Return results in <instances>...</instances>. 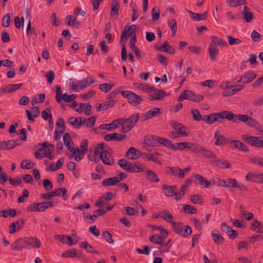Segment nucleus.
Masks as SVG:
<instances>
[{"mask_svg": "<svg viewBox=\"0 0 263 263\" xmlns=\"http://www.w3.org/2000/svg\"><path fill=\"white\" fill-rule=\"evenodd\" d=\"M41 242L35 237L20 238L15 240L11 245V249L14 251H21L26 248H40Z\"/></svg>", "mask_w": 263, "mask_h": 263, "instance_id": "1", "label": "nucleus"}, {"mask_svg": "<svg viewBox=\"0 0 263 263\" xmlns=\"http://www.w3.org/2000/svg\"><path fill=\"white\" fill-rule=\"evenodd\" d=\"M118 164L128 173H139L144 171V165L138 161L133 164L125 159H121L118 160Z\"/></svg>", "mask_w": 263, "mask_h": 263, "instance_id": "2", "label": "nucleus"}, {"mask_svg": "<svg viewBox=\"0 0 263 263\" xmlns=\"http://www.w3.org/2000/svg\"><path fill=\"white\" fill-rule=\"evenodd\" d=\"M121 95L124 98L127 99L128 103L134 107L138 106L143 101L141 96L131 91H123Z\"/></svg>", "mask_w": 263, "mask_h": 263, "instance_id": "3", "label": "nucleus"}, {"mask_svg": "<svg viewBox=\"0 0 263 263\" xmlns=\"http://www.w3.org/2000/svg\"><path fill=\"white\" fill-rule=\"evenodd\" d=\"M139 117V114H133L127 119L122 118L119 119V121L121 123L127 125L128 129H132L136 125Z\"/></svg>", "mask_w": 263, "mask_h": 263, "instance_id": "4", "label": "nucleus"}, {"mask_svg": "<svg viewBox=\"0 0 263 263\" xmlns=\"http://www.w3.org/2000/svg\"><path fill=\"white\" fill-rule=\"evenodd\" d=\"M243 139L250 144L258 147L263 148V138L261 137L242 136Z\"/></svg>", "mask_w": 263, "mask_h": 263, "instance_id": "5", "label": "nucleus"}, {"mask_svg": "<svg viewBox=\"0 0 263 263\" xmlns=\"http://www.w3.org/2000/svg\"><path fill=\"white\" fill-rule=\"evenodd\" d=\"M127 26L124 27L120 38V43L122 46L121 57L122 61H125L127 59V52L125 47V43L127 39Z\"/></svg>", "mask_w": 263, "mask_h": 263, "instance_id": "6", "label": "nucleus"}, {"mask_svg": "<svg viewBox=\"0 0 263 263\" xmlns=\"http://www.w3.org/2000/svg\"><path fill=\"white\" fill-rule=\"evenodd\" d=\"M171 125L172 128L178 132L177 134H179L180 136L187 137L188 136L189 134L186 131V127L182 124L176 121H172L171 122Z\"/></svg>", "mask_w": 263, "mask_h": 263, "instance_id": "7", "label": "nucleus"}, {"mask_svg": "<svg viewBox=\"0 0 263 263\" xmlns=\"http://www.w3.org/2000/svg\"><path fill=\"white\" fill-rule=\"evenodd\" d=\"M160 137L156 135H147L144 138V144L150 146H159Z\"/></svg>", "mask_w": 263, "mask_h": 263, "instance_id": "8", "label": "nucleus"}, {"mask_svg": "<svg viewBox=\"0 0 263 263\" xmlns=\"http://www.w3.org/2000/svg\"><path fill=\"white\" fill-rule=\"evenodd\" d=\"M246 178L249 181L258 183H263V174L262 173L250 172L247 175Z\"/></svg>", "mask_w": 263, "mask_h": 263, "instance_id": "9", "label": "nucleus"}, {"mask_svg": "<svg viewBox=\"0 0 263 263\" xmlns=\"http://www.w3.org/2000/svg\"><path fill=\"white\" fill-rule=\"evenodd\" d=\"M165 171L167 174L174 176H178L180 178L184 177L183 171L178 167L168 166L166 168Z\"/></svg>", "mask_w": 263, "mask_h": 263, "instance_id": "10", "label": "nucleus"}, {"mask_svg": "<svg viewBox=\"0 0 263 263\" xmlns=\"http://www.w3.org/2000/svg\"><path fill=\"white\" fill-rule=\"evenodd\" d=\"M162 187L163 193L166 196L171 197L175 196L176 197L177 194L176 191L177 190V186L176 185L171 186L163 184Z\"/></svg>", "mask_w": 263, "mask_h": 263, "instance_id": "11", "label": "nucleus"}, {"mask_svg": "<svg viewBox=\"0 0 263 263\" xmlns=\"http://www.w3.org/2000/svg\"><path fill=\"white\" fill-rule=\"evenodd\" d=\"M126 138V136L125 135L114 133L106 135L104 137V139L106 141H110L112 140H114L120 142L124 141V140H125Z\"/></svg>", "mask_w": 263, "mask_h": 263, "instance_id": "12", "label": "nucleus"}, {"mask_svg": "<svg viewBox=\"0 0 263 263\" xmlns=\"http://www.w3.org/2000/svg\"><path fill=\"white\" fill-rule=\"evenodd\" d=\"M186 100L195 102H199L203 99V96L201 95L196 94L190 90H185Z\"/></svg>", "mask_w": 263, "mask_h": 263, "instance_id": "13", "label": "nucleus"}, {"mask_svg": "<svg viewBox=\"0 0 263 263\" xmlns=\"http://www.w3.org/2000/svg\"><path fill=\"white\" fill-rule=\"evenodd\" d=\"M257 77L256 74L253 73L251 71L246 72L243 75L241 76L237 80V83L241 82L242 83H248L253 81Z\"/></svg>", "mask_w": 263, "mask_h": 263, "instance_id": "14", "label": "nucleus"}, {"mask_svg": "<svg viewBox=\"0 0 263 263\" xmlns=\"http://www.w3.org/2000/svg\"><path fill=\"white\" fill-rule=\"evenodd\" d=\"M99 157L105 164L112 165L114 164L113 157L107 151H105V153H101Z\"/></svg>", "mask_w": 263, "mask_h": 263, "instance_id": "15", "label": "nucleus"}, {"mask_svg": "<svg viewBox=\"0 0 263 263\" xmlns=\"http://www.w3.org/2000/svg\"><path fill=\"white\" fill-rule=\"evenodd\" d=\"M61 256L63 258L76 257L79 258H83L84 256L82 254L78 255L77 250L76 249L73 248L64 252Z\"/></svg>", "mask_w": 263, "mask_h": 263, "instance_id": "16", "label": "nucleus"}, {"mask_svg": "<svg viewBox=\"0 0 263 263\" xmlns=\"http://www.w3.org/2000/svg\"><path fill=\"white\" fill-rule=\"evenodd\" d=\"M218 117L221 119H227L229 121L234 122L235 116L232 111L223 110L217 113Z\"/></svg>", "mask_w": 263, "mask_h": 263, "instance_id": "17", "label": "nucleus"}, {"mask_svg": "<svg viewBox=\"0 0 263 263\" xmlns=\"http://www.w3.org/2000/svg\"><path fill=\"white\" fill-rule=\"evenodd\" d=\"M69 124H71L75 128H79L85 122V119L82 117H70L68 119Z\"/></svg>", "mask_w": 263, "mask_h": 263, "instance_id": "18", "label": "nucleus"}, {"mask_svg": "<svg viewBox=\"0 0 263 263\" xmlns=\"http://www.w3.org/2000/svg\"><path fill=\"white\" fill-rule=\"evenodd\" d=\"M230 146L232 148H237L239 150L248 152V147L241 141L237 140H232L230 141Z\"/></svg>", "mask_w": 263, "mask_h": 263, "instance_id": "19", "label": "nucleus"}, {"mask_svg": "<svg viewBox=\"0 0 263 263\" xmlns=\"http://www.w3.org/2000/svg\"><path fill=\"white\" fill-rule=\"evenodd\" d=\"M219 131L217 130L214 134V137L216 138L215 144L216 146L222 145L225 143H230L231 140L227 139L223 135H219Z\"/></svg>", "mask_w": 263, "mask_h": 263, "instance_id": "20", "label": "nucleus"}, {"mask_svg": "<svg viewBox=\"0 0 263 263\" xmlns=\"http://www.w3.org/2000/svg\"><path fill=\"white\" fill-rule=\"evenodd\" d=\"M197 153L202 154L205 157L210 159H216L217 156L212 151L206 149L204 147L200 145L199 151Z\"/></svg>", "mask_w": 263, "mask_h": 263, "instance_id": "21", "label": "nucleus"}, {"mask_svg": "<svg viewBox=\"0 0 263 263\" xmlns=\"http://www.w3.org/2000/svg\"><path fill=\"white\" fill-rule=\"evenodd\" d=\"M140 152H137V149L134 147H130L127 150L125 154V156L130 160H135L140 157Z\"/></svg>", "mask_w": 263, "mask_h": 263, "instance_id": "22", "label": "nucleus"}, {"mask_svg": "<svg viewBox=\"0 0 263 263\" xmlns=\"http://www.w3.org/2000/svg\"><path fill=\"white\" fill-rule=\"evenodd\" d=\"M193 177L199 182V184L204 187H209L211 185V181L208 180L203 176L199 174H195Z\"/></svg>", "mask_w": 263, "mask_h": 263, "instance_id": "23", "label": "nucleus"}, {"mask_svg": "<svg viewBox=\"0 0 263 263\" xmlns=\"http://www.w3.org/2000/svg\"><path fill=\"white\" fill-rule=\"evenodd\" d=\"M145 166H144V168ZM146 176V179L147 180L151 182H158L159 181V178L158 175L153 171L151 170H145L144 172Z\"/></svg>", "mask_w": 263, "mask_h": 263, "instance_id": "24", "label": "nucleus"}, {"mask_svg": "<svg viewBox=\"0 0 263 263\" xmlns=\"http://www.w3.org/2000/svg\"><path fill=\"white\" fill-rule=\"evenodd\" d=\"M119 183L118 176L109 177L104 179L102 182L103 186H114Z\"/></svg>", "mask_w": 263, "mask_h": 263, "instance_id": "25", "label": "nucleus"}, {"mask_svg": "<svg viewBox=\"0 0 263 263\" xmlns=\"http://www.w3.org/2000/svg\"><path fill=\"white\" fill-rule=\"evenodd\" d=\"M119 119H117L112 121L109 124H101L99 128L101 129H107L108 130L116 129L119 127Z\"/></svg>", "mask_w": 263, "mask_h": 263, "instance_id": "26", "label": "nucleus"}, {"mask_svg": "<svg viewBox=\"0 0 263 263\" xmlns=\"http://www.w3.org/2000/svg\"><path fill=\"white\" fill-rule=\"evenodd\" d=\"M61 193H62V196L64 200H67L68 199L67 191L65 187H59L57 190H54L51 192L53 197L54 196H61Z\"/></svg>", "mask_w": 263, "mask_h": 263, "instance_id": "27", "label": "nucleus"}, {"mask_svg": "<svg viewBox=\"0 0 263 263\" xmlns=\"http://www.w3.org/2000/svg\"><path fill=\"white\" fill-rule=\"evenodd\" d=\"M218 120L217 113H212L209 115H204L202 121H204L207 124H211L216 121H218Z\"/></svg>", "mask_w": 263, "mask_h": 263, "instance_id": "28", "label": "nucleus"}, {"mask_svg": "<svg viewBox=\"0 0 263 263\" xmlns=\"http://www.w3.org/2000/svg\"><path fill=\"white\" fill-rule=\"evenodd\" d=\"M219 50L218 48L216 45L213 44H210L209 47V53L210 58L212 60H215L218 55Z\"/></svg>", "mask_w": 263, "mask_h": 263, "instance_id": "29", "label": "nucleus"}, {"mask_svg": "<svg viewBox=\"0 0 263 263\" xmlns=\"http://www.w3.org/2000/svg\"><path fill=\"white\" fill-rule=\"evenodd\" d=\"M156 155H159V153L157 152H156L155 153V154H151L148 153H144V158L147 160V161H151L155 162L156 164L161 165L162 163L160 161V160L157 158L156 157Z\"/></svg>", "mask_w": 263, "mask_h": 263, "instance_id": "30", "label": "nucleus"}, {"mask_svg": "<svg viewBox=\"0 0 263 263\" xmlns=\"http://www.w3.org/2000/svg\"><path fill=\"white\" fill-rule=\"evenodd\" d=\"M25 111L27 114L28 119L32 122L34 121V119L32 118V116L34 118H37L40 115L39 110L37 106L32 107V114H31L28 110H26Z\"/></svg>", "mask_w": 263, "mask_h": 263, "instance_id": "31", "label": "nucleus"}, {"mask_svg": "<svg viewBox=\"0 0 263 263\" xmlns=\"http://www.w3.org/2000/svg\"><path fill=\"white\" fill-rule=\"evenodd\" d=\"M67 24L71 26L76 28H79L80 26V22L77 19L76 17L71 15H68L66 17Z\"/></svg>", "mask_w": 263, "mask_h": 263, "instance_id": "32", "label": "nucleus"}, {"mask_svg": "<svg viewBox=\"0 0 263 263\" xmlns=\"http://www.w3.org/2000/svg\"><path fill=\"white\" fill-rule=\"evenodd\" d=\"M262 227L263 225L260 221H258L256 219L253 220L251 227L252 231H256L259 233H263Z\"/></svg>", "mask_w": 263, "mask_h": 263, "instance_id": "33", "label": "nucleus"}, {"mask_svg": "<svg viewBox=\"0 0 263 263\" xmlns=\"http://www.w3.org/2000/svg\"><path fill=\"white\" fill-rule=\"evenodd\" d=\"M80 247L83 249H86L87 252L90 253H96L97 254H99V252L96 250L93 247L89 245L88 242L86 241L81 242L80 245Z\"/></svg>", "mask_w": 263, "mask_h": 263, "instance_id": "34", "label": "nucleus"}, {"mask_svg": "<svg viewBox=\"0 0 263 263\" xmlns=\"http://www.w3.org/2000/svg\"><path fill=\"white\" fill-rule=\"evenodd\" d=\"M188 12L191 14L194 20L200 21L205 20L207 17V12H204L202 13H196L191 11H188Z\"/></svg>", "mask_w": 263, "mask_h": 263, "instance_id": "35", "label": "nucleus"}, {"mask_svg": "<svg viewBox=\"0 0 263 263\" xmlns=\"http://www.w3.org/2000/svg\"><path fill=\"white\" fill-rule=\"evenodd\" d=\"M242 14L244 16V20L247 23L251 22L253 18V14L249 11V8L248 6H245Z\"/></svg>", "mask_w": 263, "mask_h": 263, "instance_id": "36", "label": "nucleus"}, {"mask_svg": "<svg viewBox=\"0 0 263 263\" xmlns=\"http://www.w3.org/2000/svg\"><path fill=\"white\" fill-rule=\"evenodd\" d=\"M149 240L153 243L163 246L164 243V238L157 234L154 235L149 238Z\"/></svg>", "mask_w": 263, "mask_h": 263, "instance_id": "37", "label": "nucleus"}, {"mask_svg": "<svg viewBox=\"0 0 263 263\" xmlns=\"http://www.w3.org/2000/svg\"><path fill=\"white\" fill-rule=\"evenodd\" d=\"M185 149L190 150L194 153H197L198 151H199V147L200 145L190 142H185Z\"/></svg>", "mask_w": 263, "mask_h": 263, "instance_id": "38", "label": "nucleus"}, {"mask_svg": "<svg viewBox=\"0 0 263 263\" xmlns=\"http://www.w3.org/2000/svg\"><path fill=\"white\" fill-rule=\"evenodd\" d=\"M18 140H10L4 141L5 150H9L14 148L15 146L19 144Z\"/></svg>", "mask_w": 263, "mask_h": 263, "instance_id": "39", "label": "nucleus"}, {"mask_svg": "<svg viewBox=\"0 0 263 263\" xmlns=\"http://www.w3.org/2000/svg\"><path fill=\"white\" fill-rule=\"evenodd\" d=\"M211 44H213V45H216L217 46V45L220 46H225L227 45V42L224 40L214 35H212L211 36Z\"/></svg>", "mask_w": 263, "mask_h": 263, "instance_id": "40", "label": "nucleus"}, {"mask_svg": "<svg viewBox=\"0 0 263 263\" xmlns=\"http://www.w3.org/2000/svg\"><path fill=\"white\" fill-rule=\"evenodd\" d=\"M63 141L64 144L67 146V148L69 151L72 152L73 147L70 145V143L71 142L73 144V142L72 141L71 136L69 133H66L64 134Z\"/></svg>", "mask_w": 263, "mask_h": 263, "instance_id": "41", "label": "nucleus"}, {"mask_svg": "<svg viewBox=\"0 0 263 263\" xmlns=\"http://www.w3.org/2000/svg\"><path fill=\"white\" fill-rule=\"evenodd\" d=\"M174 231L177 234L182 236L183 230V226L182 223L178 222H173L172 223Z\"/></svg>", "mask_w": 263, "mask_h": 263, "instance_id": "42", "label": "nucleus"}, {"mask_svg": "<svg viewBox=\"0 0 263 263\" xmlns=\"http://www.w3.org/2000/svg\"><path fill=\"white\" fill-rule=\"evenodd\" d=\"M164 145L167 148L173 150L174 143H173L172 141L170 139L164 138L163 137H160L159 145Z\"/></svg>", "mask_w": 263, "mask_h": 263, "instance_id": "43", "label": "nucleus"}, {"mask_svg": "<svg viewBox=\"0 0 263 263\" xmlns=\"http://www.w3.org/2000/svg\"><path fill=\"white\" fill-rule=\"evenodd\" d=\"M130 6L133 12L132 21L133 22L136 21L139 17V14L138 13V7L137 4L133 1H132L130 3Z\"/></svg>", "mask_w": 263, "mask_h": 263, "instance_id": "44", "label": "nucleus"}, {"mask_svg": "<svg viewBox=\"0 0 263 263\" xmlns=\"http://www.w3.org/2000/svg\"><path fill=\"white\" fill-rule=\"evenodd\" d=\"M50 109L49 108H47L45 110H43L42 112V117L45 120H47L48 119L49 124L50 125V124L53 125V121L52 119V115L50 114Z\"/></svg>", "mask_w": 263, "mask_h": 263, "instance_id": "45", "label": "nucleus"}, {"mask_svg": "<svg viewBox=\"0 0 263 263\" xmlns=\"http://www.w3.org/2000/svg\"><path fill=\"white\" fill-rule=\"evenodd\" d=\"M214 162L217 166L222 168H228L231 166V164L230 163L223 159L215 160Z\"/></svg>", "mask_w": 263, "mask_h": 263, "instance_id": "46", "label": "nucleus"}, {"mask_svg": "<svg viewBox=\"0 0 263 263\" xmlns=\"http://www.w3.org/2000/svg\"><path fill=\"white\" fill-rule=\"evenodd\" d=\"M161 216L162 217L161 218L164 219L168 222L171 223H173V216L172 214L169 212V211L167 210H164L162 212Z\"/></svg>", "mask_w": 263, "mask_h": 263, "instance_id": "47", "label": "nucleus"}, {"mask_svg": "<svg viewBox=\"0 0 263 263\" xmlns=\"http://www.w3.org/2000/svg\"><path fill=\"white\" fill-rule=\"evenodd\" d=\"M57 127V130L61 128V129L59 130V133L61 135H63L66 130V126L65 125L64 120L62 118H59L56 123V128Z\"/></svg>", "mask_w": 263, "mask_h": 263, "instance_id": "48", "label": "nucleus"}, {"mask_svg": "<svg viewBox=\"0 0 263 263\" xmlns=\"http://www.w3.org/2000/svg\"><path fill=\"white\" fill-rule=\"evenodd\" d=\"M150 89V93L153 92L157 97H161L162 100L165 96V91L162 89H158L155 87L152 86Z\"/></svg>", "mask_w": 263, "mask_h": 263, "instance_id": "49", "label": "nucleus"}, {"mask_svg": "<svg viewBox=\"0 0 263 263\" xmlns=\"http://www.w3.org/2000/svg\"><path fill=\"white\" fill-rule=\"evenodd\" d=\"M73 153L71 155V157H74L76 161H80L83 158L84 155L85 153H82L81 151L78 148H73Z\"/></svg>", "mask_w": 263, "mask_h": 263, "instance_id": "50", "label": "nucleus"}, {"mask_svg": "<svg viewBox=\"0 0 263 263\" xmlns=\"http://www.w3.org/2000/svg\"><path fill=\"white\" fill-rule=\"evenodd\" d=\"M191 113L192 114V118L194 120L197 122H200L203 120V117L198 109L193 108L191 110Z\"/></svg>", "mask_w": 263, "mask_h": 263, "instance_id": "51", "label": "nucleus"}, {"mask_svg": "<svg viewBox=\"0 0 263 263\" xmlns=\"http://www.w3.org/2000/svg\"><path fill=\"white\" fill-rule=\"evenodd\" d=\"M147 112L151 119L153 117H157L161 115L162 114V111L160 108L154 107L148 110Z\"/></svg>", "mask_w": 263, "mask_h": 263, "instance_id": "52", "label": "nucleus"}, {"mask_svg": "<svg viewBox=\"0 0 263 263\" xmlns=\"http://www.w3.org/2000/svg\"><path fill=\"white\" fill-rule=\"evenodd\" d=\"M211 235L213 238L214 242L218 245H220L224 241L223 237L217 233L215 232H212L211 233Z\"/></svg>", "mask_w": 263, "mask_h": 263, "instance_id": "53", "label": "nucleus"}, {"mask_svg": "<svg viewBox=\"0 0 263 263\" xmlns=\"http://www.w3.org/2000/svg\"><path fill=\"white\" fill-rule=\"evenodd\" d=\"M191 201L194 204H202L203 198L199 194H194L190 196Z\"/></svg>", "mask_w": 263, "mask_h": 263, "instance_id": "54", "label": "nucleus"}, {"mask_svg": "<svg viewBox=\"0 0 263 263\" xmlns=\"http://www.w3.org/2000/svg\"><path fill=\"white\" fill-rule=\"evenodd\" d=\"M183 211L186 214H196L197 211L196 208L192 205L184 204L182 208Z\"/></svg>", "mask_w": 263, "mask_h": 263, "instance_id": "55", "label": "nucleus"}, {"mask_svg": "<svg viewBox=\"0 0 263 263\" xmlns=\"http://www.w3.org/2000/svg\"><path fill=\"white\" fill-rule=\"evenodd\" d=\"M120 8L119 0H112L111 4V11L110 14L112 15V12L116 15L118 13V11Z\"/></svg>", "mask_w": 263, "mask_h": 263, "instance_id": "56", "label": "nucleus"}, {"mask_svg": "<svg viewBox=\"0 0 263 263\" xmlns=\"http://www.w3.org/2000/svg\"><path fill=\"white\" fill-rule=\"evenodd\" d=\"M40 212H44L48 208L53 206V203L51 201H44L39 203Z\"/></svg>", "mask_w": 263, "mask_h": 263, "instance_id": "57", "label": "nucleus"}, {"mask_svg": "<svg viewBox=\"0 0 263 263\" xmlns=\"http://www.w3.org/2000/svg\"><path fill=\"white\" fill-rule=\"evenodd\" d=\"M249 116L246 115H235L234 123H237L239 121H241L246 123L248 120Z\"/></svg>", "mask_w": 263, "mask_h": 263, "instance_id": "58", "label": "nucleus"}, {"mask_svg": "<svg viewBox=\"0 0 263 263\" xmlns=\"http://www.w3.org/2000/svg\"><path fill=\"white\" fill-rule=\"evenodd\" d=\"M115 102L116 101L115 100H110L101 103V106H102V110H105L108 108L113 107Z\"/></svg>", "mask_w": 263, "mask_h": 263, "instance_id": "59", "label": "nucleus"}, {"mask_svg": "<svg viewBox=\"0 0 263 263\" xmlns=\"http://www.w3.org/2000/svg\"><path fill=\"white\" fill-rule=\"evenodd\" d=\"M169 26L171 31L173 34V36H175L177 31V22L175 19L172 18L169 21Z\"/></svg>", "mask_w": 263, "mask_h": 263, "instance_id": "60", "label": "nucleus"}, {"mask_svg": "<svg viewBox=\"0 0 263 263\" xmlns=\"http://www.w3.org/2000/svg\"><path fill=\"white\" fill-rule=\"evenodd\" d=\"M113 86L114 85L112 84L104 83L100 84L99 88L101 91L104 92H107L111 89Z\"/></svg>", "mask_w": 263, "mask_h": 263, "instance_id": "61", "label": "nucleus"}, {"mask_svg": "<svg viewBox=\"0 0 263 263\" xmlns=\"http://www.w3.org/2000/svg\"><path fill=\"white\" fill-rule=\"evenodd\" d=\"M54 145L50 144L49 148L44 152L45 157H47L50 160H52L53 159V156L51 155V153L54 151Z\"/></svg>", "mask_w": 263, "mask_h": 263, "instance_id": "62", "label": "nucleus"}, {"mask_svg": "<svg viewBox=\"0 0 263 263\" xmlns=\"http://www.w3.org/2000/svg\"><path fill=\"white\" fill-rule=\"evenodd\" d=\"M187 187L186 185H182L180 189V193H177L176 195V197H175V199L176 200L178 201L181 199L182 197L185 195V192L186 191Z\"/></svg>", "mask_w": 263, "mask_h": 263, "instance_id": "63", "label": "nucleus"}, {"mask_svg": "<svg viewBox=\"0 0 263 263\" xmlns=\"http://www.w3.org/2000/svg\"><path fill=\"white\" fill-rule=\"evenodd\" d=\"M9 182L11 185L15 186L17 185L21 184L22 182V180L20 177H16L14 178H12V177H10L9 178Z\"/></svg>", "mask_w": 263, "mask_h": 263, "instance_id": "64", "label": "nucleus"}]
</instances>
